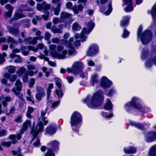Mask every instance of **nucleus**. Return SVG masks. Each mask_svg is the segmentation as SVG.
<instances>
[{"label":"nucleus","instance_id":"1","mask_svg":"<svg viewBox=\"0 0 156 156\" xmlns=\"http://www.w3.org/2000/svg\"><path fill=\"white\" fill-rule=\"evenodd\" d=\"M103 94L101 90L96 92L93 95L91 99L90 95H87L86 98L83 100V102L86 103L87 106L90 108H93L100 105L103 100Z\"/></svg>","mask_w":156,"mask_h":156},{"label":"nucleus","instance_id":"2","mask_svg":"<svg viewBox=\"0 0 156 156\" xmlns=\"http://www.w3.org/2000/svg\"><path fill=\"white\" fill-rule=\"evenodd\" d=\"M49 50L52 57L59 59H63L66 58L68 51L66 50H63L64 47L62 45H58L57 47V51H55L56 45L51 44L49 46Z\"/></svg>","mask_w":156,"mask_h":156},{"label":"nucleus","instance_id":"3","mask_svg":"<svg viewBox=\"0 0 156 156\" xmlns=\"http://www.w3.org/2000/svg\"><path fill=\"white\" fill-rule=\"evenodd\" d=\"M82 119L81 114L77 112H74L70 118V124L72 130L78 133L82 123Z\"/></svg>","mask_w":156,"mask_h":156},{"label":"nucleus","instance_id":"4","mask_svg":"<svg viewBox=\"0 0 156 156\" xmlns=\"http://www.w3.org/2000/svg\"><path fill=\"white\" fill-rule=\"evenodd\" d=\"M142 30V26H139L137 31V40L140 39L142 43L144 44H147L149 43L152 39V32L150 30H147L144 31L141 35Z\"/></svg>","mask_w":156,"mask_h":156},{"label":"nucleus","instance_id":"5","mask_svg":"<svg viewBox=\"0 0 156 156\" xmlns=\"http://www.w3.org/2000/svg\"><path fill=\"white\" fill-rule=\"evenodd\" d=\"M88 30L86 28H84L80 34H75V38L76 39L80 38L82 42L86 40L87 38V35H88L91 32L94 26V23L92 21L88 22L86 24Z\"/></svg>","mask_w":156,"mask_h":156},{"label":"nucleus","instance_id":"6","mask_svg":"<svg viewBox=\"0 0 156 156\" xmlns=\"http://www.w3.org/2000/svg\"><path fill=\"white\" fill-rule=\"evenodd\" d=\"M31 125V121L29 120H27L23 124V126L22 129L20 130L19 133H17L16 135L15 134L11 135L9 136L10 139L12 140V143L13 144H16L17 141V140H19L21 138V134L23 133L24 132L26 131L28 127Z\"/></svg>","mask_w":156,"mask_h":156},{"label":"nucleus","instance_id":"7","mask_svg":"<svg viewBox=\"0 0 156 156\" xmlns=\"http://www.w3.org/2000/svg\"><path fill=\"white\" fill-rule=\"evenodd\" d=\"M43 126L42 122H40L36 125L35 128H34L32 129L31 133L32 136H33L34 138L32 139V141L36 139L35 141L33 144V146L35 147H37L40 144V140L37 138H36V137L40 133L43 131Z\"/></svg>","mask_w":156,"mask_h":156},{"label":"nucleus","instance_id":"8","mask_svg":"<svg viewBox=\"0 0 156 156\" xmlns=\"http://www.w3.org/2000/svg\"><path fill=\"white\" fill-rule=\"evenodd\" d=\"M70 37L69 34V33H66L64 35V39H62L61 41L62 44L68 47V54L69 55H75L76 54V52L73 47L72 42L73 41V38L72 37L70 38L69 41H66V39H67Z\"/></svg>","mask_w":156,"mask_h":156},{"label":"nucleus","instance_id":"9","mask_svg":"<svg viewBox=\"0 0 156 156\" xmlns=\"http://www.w3.org/2000/svg\"><path fill=\"white\" fill-rule=\"evenodd\" d=\"M153 63L156 65V44L151 48V54L145 63L146 67L150 68L152 66Z\"/></svg>","mask_w":156,"mask_h":156},{"label":"nucleus","instance_id":"10","mask_svg":"<svg viewBox=\"0 0 156 156\" xmlns=\"http://www.w3.org/2000/svg\"><path fill=\"white\" fill-rule=\"evenodd\" d=\"M140 100L137 97H133L131 99V101L125 105V110L128 112H130L133 107L137 110L138 103L140 102Z\"/></svg>","mask_w":156,"mask_h":156},{"label":"nucleus","instance_id":"11","mask_svg":"<svg viewBox=\"0 0 156 156\" xmlns=\"http://www.w3.org/2000/svg\"><path fill=\"white\" fill-rule=\"evenodd\" d=\"M21 8L22 9H19L15 12L14 16V20H18L26 17V15L23 13V11H32V9L27 8L26 5H21Z\"/></svg>","mask_w":156,"mask_h":156},{"label":"nucleus","instance_id":"12","mask_svg":"<svg viewBox=\"0 0 156 156\" xmlns=\"http://www.w3.org/2000/svg\"><path fill=\"white\" fill-rule=\"evenodd\" d=\"M13 26L14 27L10 26H7V28L9 32L13 35L18 36L19 35V30L18 28H15V27H19V24L18 23H14Z\"/></svg>","mask_w":156,"mask_h":156},{"label":"nucleus","instance_id":"13","mask_svg":"<svg viewBox=\"0 0 156 156\" xmlns=\"http://www.w3.org/2000/svg\"><path fill=\"white\" fill-rule=\"evenodd\" d=\"M73 74L76 75L79 73L83 70V63L80 62H75L73 65Z\"/></svg>","mask_w":156,"mask_h":156},{"label":"nucleus","instance_id":"14","mask_svg":"<svg viewBox=\"0 0 156 156\" xmlns=\"http://www.w3.org/2000/svg\"><path fill=\"white\" fill-rule=\"evenodd\" d=\"M98 51V47L96 44H91L89 48L87 53V56H92L97 54Z\"/></svg>","mask_w":156,"mask_h":156},{"label":"nucleus","instance_id":"15","mask_svg":"<svg viewBox=\"0 0 156 156\" xmlns=\"http://www.w3.org/2000/svg\"><path fill=\"white\" fill-rule=\"evenodd\" d=\"M100 84L102 87L106 88L110 87L112 85V83L107 77L104 76L101 78Z\"/></svg>","mask_w":156,"mask_h":156},{"label":"nucleus","instance_id":"16","mask_svg":"<svg viewBox=\"0 0 156 156\" xmlns=\"http://www.w3.org/2000/svg\"><path fill=\"white\" fill-rule=\"evenodd\" d=\"M145 139L146 141L150 142L156 140V132L151 131L146 133L145 135Z\"/></svg>","mask_w":156,"mask_h":156},{"label":"nucleus","instance_id":"17","mask_svg":"<svg viewBox=\"0 0 156 156\" xmlns=\"http://www.w3.org/2000/svg\"><path fill=\"white\" fill-rule=\"evenodd\" d=\"M16 87H13L12 90L13 92L16 96L19 95L20 94V92L21 90L22 87V83L19 80H17L15 83Z\"/></svg>","mask_w":156,"mask_h":156},{"label":"nucleus","instance_id":"18","mask_svg":"<svg viewBox=\"0 0 156 156\" xmlns=\"http://www.w3.org/2000/svg\"><path fill=\"white\" fill-rule=\"evenodd\" d=\"M12 100V98L11 97L9 96L7 97H0V102L1 101L2 105L4 107H5L7 105V103L9 102ZM2 105L0 104V114H1L2 112V110L1 109L2 108Z\"/></svg>","mask_w":156,"mask_h":156},{"label":"nucleus","instance_id":"19","mask_svg":"<svg viewBox=\"0 0 156 156\" xmlns=\"http://www.w3.org/2000/svg\"><path fill=\"white\" fill-rule=\"evenodd\" d=\"M130 18L129 16H123L120 22V26L122 27H127L129 24Z\"/></svg>","mask_w":156,"mask_h":156},{"label":"nucleus","instance_id":"20","mask_svg":"<svg viewBox=\"0 0 156 156\" xmlns=\"http://www.w3.org/2000/svg\"><path fill=\"white\" fill-rule=\"evenodd\" d=\"M124 3L125 5H127V7L124 9L125 12H129L133 10L132 0H124Z\"/></svg>","mask_w":156,"mask_h":156},{"label":"nucleus","instance_id":"21","mask_svg":"<svg viewBox=\"0 0 156 156\" xmlns=\"http://www.w3.org/2000/svg\"><path fill=\"white\" fill-rule=\"evenodd\" d=\"M27 69L29 70L27 72V74L29 76H32L38 73L37 70H36L34 71H32L35 69V67L34 65L31 64L28 65H27Z\"/></svg>","mask_w":156,"mask_h":156},{"label":"nucleus","instance_id":"22","mask_svg":"<svg viewBox=\"0 0 156 156\" xmlns=\"http://www.w3.org/2000/svg\"><path fill=\"white\" fill-rule=\"evenodd\" d=\"M60 102V100H58L51 103V101H49L47 102L48 108L50 109L51 110H54L59 105Z\"/></svg>","mask_w":156,"mask_h":156},{"label":"nucleus","instance_id":"23","mask_svg":"<svg viewBox=\"0 0 156 156\" xmlns=\"http://www.w3.org/2000/svg\"><path fill=\"white\" fill-rule=\"evenodd\" d=\"M124 153L127 154H133L135 153L136 151V147L133 146L125 147L123 148Z\"/></svg>","mask_w":156,"mask_h":156},{"label":"nucleus","instance_id":"24","mask_svg":"<svg viewBox=\"0 0 156 156\" xmlns=\"http://www.w3.org/2000/svg\"><path fill=\"white\" fill-rule=\"evenodd\" d=\"M10 57L11 58L14 59V62L15 63H19L22 62V58L21 56L15 53H11L10 55Z\"/></svg>","mask_w":156,"mask_h":156},{"label":"nucleus","instance_id":"25","mask_svg":"<svg viewBox=\"0 0 156 156\" xmlns=\"http://www.w3.org/2000/svg\"><path fill=\"white\" fill-rule=\"evenodd\" d=\"M90 81L93 86L98 83L99 80L98 75L96 74H93L91 77Z\"/></svg>","mask_w":156,"mask_h":156},{"label":"nucleus","instance_id":"26","mask_svg":"<svg viewBox=\"0 0 156 156\" xmlns=\"http://www.w3.org/2000/svg\"><path fill=\"white\" fill-rule=\"evenodd\" d=\"M149 55V50L146 48H144L142 50L141 54V58L143 60L146 59Z\"/></svg>","mask_w":156,"mask_h":156},{"label":"nucleus","instance_id":"27","mask_svg":"<svg viewBox=\"0 0 156 156\" xmlns=\"http://www.w3.org/2000/svg\"><path fill=\"white\" fill-rule=\"evenodd\" d=\"M72 16L73 15L71 14L65 12H62L60 13V18L63 22L65 20Z\"/></svg>","mask_w":156,"mask_h":156},{"label":"nucleus","instance_id":"28","mask_svg":"<svg viewBox=\"0 0 156 156\" xmlns=\"http://www.w3.org/2000/svg\"><path fill=\"white\" fill-rule=\"evenodd\" d=\"M137 110L139 112L143 113L149 112L151 111L150 108L147 107H141L139 103L138 105Z\"/></svg>","mask_w":156,"mask_h":156},{"label":"nucleus","instance_id":"29","mask_svg":"<svg viewBox=\"0 0 156 156\" xmlns=\"http://www.w3.org/2000/svg\"><path fill=\"white\" fill-rule=\"evenodd\" d=\"M46 131L47 133L49 134H54L56 131V126L54 125L48 127Z\"/></svg>","mask_w":156,"mask_h":156},{"label":"nucleus","instance_id":"30","mask_svg":"<svg viewBox=\"0 0 156 156\" xmlns=\"http://www.w3.org/2000/svg\"><path fill=\"white\" fill-rule=\"evenodd\" d=\"M129 125L132 126H133L140 129H142L144 128V126L143 124L139 123H137L132 121H129Z\"/></svg>","mask_w":156,"mask_h":156},{"label":"nucleus","instance_id":"31","mask_svg":"<svg viewBox=\"0 0 156 156\" xmlns=\"http://www.w3.org/2000/svg\"><path fill=\"white\" fill-rule=\"evenodd\" d=\"M49 145L54 150L58 149V147L59 146V142L56 140H54L51 141L49 143Z\"/></svg>","mask_w":156,"mask_h":156},{"label":"nucleus","instance_id":"32","mask_svg":"<svg viewBox=\"0 0 156 156\" xmlns=\"http://www.w3.org/2000/svg\"><path fill=\"white\" fill-rule=\"evenodd\" d=\"M48 109V108L47 107L45 109L41 111V117H42V121L44 122V125H46L48 122V120L47 119V118L44 117V116L46 114L47 110Z\"/></svg>","mask_w":156,"mask_h":156},{"label":"nucleus","instance_id":"33","mask_svg":"<svg viewBox=\"0 0 156 156\" xmlns=\"http://www.w3.org/2000/svg\"><path fill=\"white\" fill-rule=\"evenodd\" d=\"M36 38V37H33V38L31 37L26 38L24 40V42L28 44H32L35 45L37 43Z\"/></svg>","mask_w":156,"mask_h":156},{"label":"nucleus","instance_id":"34","mask_svg":"<svg viewBox=\"0 0 156 156\" xmlns=\"http://www.w3.org/2000/svg\"><path fill=\"white\" fill-rule=\"evenodd\" d=\"M148 156H156V144L151 147L149 151Z\"/></svg>","mask_w":156,"mask_h":156},{"label":"nucleus","instance_id":"35","mask_svg":"<svg viewBox=\"0 0 156 156\" xmlns=\"http://www.w3.org/2000/svg\"><path fill=\"white\" fill-rule=\"evenodd\" d=\"M61 5V2H58L56 8H53V11L54 12V14L56 16H58L59 15V12L60 11V6Z\"/></svg>","mask_w":156,"mask_h":156},{"label":"nucleus","instance_id":"36","mask_svg":"<svg viewBox=\"0 0 156 156\" xmlns=\"http://www.w3.org/2000/svg\"><path fill=\"white\" fill-rule=\"evenodd\" d=\"M107 102L104 106L105 109L108 110H111L112 109V105L109 99H107Z\"/></svg>","mask_w":156,"mask_h":156},{"label":"nucleus","instance_id":"37","mask_svg":"<svg viewBox=\"0 0 156 156\" xmlns=\"http://www.w3.org/2000/svg\"><path fill=\"white\" fill-rule=\"evenodd\" d=\"M55 84L58 89H62L63 87V86H62V82L61 79L58 78H55Z\"/></svg>","mask_w":156,"mask_h":156},{"label":"nucleus","instance_id":"38","mask_svg":"<svg viewBox=\"0 0 156 156\" xmlns=\"http://www.w3.org/2000/svg\"><path fill=\"white\" fill-rule=\"evenodd\" d=\"M53 87V84L52 83H50L48 86L47 90V99L48 100L51 94V89Z\"/></svg>","mask_w":156,"mask_h":156},{"label":"nucleus","instance_id":"39","mask_svg":"<svg viewBox=\"0 0 156 156\" xmlns=\"http://www.w3.org/2000/svg\"><path fill=\"white\" fill-rule=\"evenodd\" d=\"M83 7L82 6L80 5L78 6H75L73 7V10L75 14H77L79 11H81L83 10Z\"/></svg>","mask_w":156,"mask_h":156},{"label":"nucleus","instance_id":"40","mask_svg":"<svg viewBox=\"0 0 156 156\" xmlns=\"http://www.w3.org/2000/svg\"><path fill=\"white\" fill-rule=\"evenodd\" d=\"M30 20L27 19H24L20 21L21 23H23L24 26L25 27H28L30 26Z\"/></svg>","mask_w":156,"mask_h":156},{"label":"nucleus","instance_id":"41","mask_svg":"<svg viewBox=\"0 0 156 156\" xmlns=\"http://www.w3.org/2000/svg\"><path fill=\"white\" fill-rule=\"evenodd\" d=\"M63 88H61V89H56L55 91V92L56 94L58 95V98H61L63 95Z\"/></svg>","mask_w":156,"mask_h":156},{"label":"nucleus","instance_id":"42","mask_svg":"<svg viewBox=\"0 0 156 156\" xmlns=\"http://www.w3.org/2000/svg\"><path fill=\"white\" fill-rule=\"evenodd\" d=\"M28 47L27 48L25 46H22L21 47L20 49L23 55L27 56L28 55L30 51L28 50Z\"/></svg>","mask_w":156,"mask_h":156},{"label":"nucleus","instance_id":"43","mask_svg":"<svg viewBox=\"0 0 156 156\" xmlns=\"http://www.w3.org/2000/svg\"><path fill=\"white\" fill-rule=\"evenodd\" d=\"M6 68L8 72L11 74L14 73L16 70V67L14 66H8Z\"/></svg>","mask_w":156,"mask_h":156},{"label":"nucleus","instance_id":"44","mask_svg":"<svg viewBox=\"0 0 156 156\" xmlns=\"http://www.w3.org/2000/svg\"><path fill=\"white\" fill-rule=\"evenodd\" d=\"M26 71V68L22 67L20 68L16 71V73L19 76H23V74H24Z\"/></svg>","mask_w":156,"mask_h":156},{"label":"nucleus","instance_id":"45","mask_svg":"<svg viewBox=\"0 0 156 156\" xmlns=\"http://www.w3.org/2000/svg\"><path fill=\"white\" fill-rule=\"evenodd\" d=\"M81 29L80 26L76 22L74 23L72 26V29L74 31H78Z\"/></svg>","mask_w":156,"mask_h":156},{"label":"nucleus","instance_id":"46","mask_svg":"<svg viewBox=\"0 0 156 156\" xmlns=\"http://www.w3.org/2000/svg\"><path fill=\"white\" fill-rule=\"evenodd\" d=\"M41 32L40 30H37L36 31L35 35L37 37H34L36 38V41H37V40H41L43 38V37L41 35Z\"/></svg>","mask_w":156,"mask_h":156},{"label":"nucleus","instance_id":"47","mask_svg":"<svg viewBox=\"0 0 156 156\" xmlns=\"http://www.w3.org/2000/svg\"><path fill=\"white\" fill-rule=\"evenodd\" d=\"M7 41L8 43H11L15 44H18V42L10 36H9L8 37Z\"/></svg>","mask_w":156,"mask_h":156},{"label":"nucleus","instance_id":"48","mask_svg":"<svg viewBox=\"0 0 156 156\" xmlns=\"http://www.w3.org/2000/svg\"><path fill=\"white\" fill-rule=\"evenodd\" d=\"M27 94L28 96L27 97V100L31 101L32 102L33 104H34V101L32 100V97L31 95V91L29 90H27Z\"/></svg>","mask_w":156,"mask_h":156},{"label":"nucleus","instance_id":"49","mask_svg":"<svg viewBox=\"0 0 156 156\" xmlns=\"http://www.w3.org/2000/svg\"><path fill=\"white\" fill-rule=\"evenodd\" d=\"M7 54L5 52H4L2 53V54L0 53V64H2L5 60V57H6Z\"/></svg>","mask_w":156,"mask_h":156},{"label":"nucleus","instance_id":"50","mask_svg":"<svg viewBox=\"0 0 156 156\" xmlns=\"http://www.w3.org/2000/svg\"><path fill=\"white\" fill-rule=\"evenodd\" d=\"M48 151L45 156H55V154L51 148H48Z\"/></svg>","mask_w":156,"mask_h":156},{"label":"nucleus","instance_id":"51","mask_svg":"<svg viewBox=\"0 0 156 156\" xmlns=\"http://www.w3.org/2000/svg\"><path fill=\"white\" fill-rule=\"evenodd\" d=\"M116 92L114 88H112L108 91L107 95L109 97H111Z\"/></svg>","mask_w":156,"mask_h":156},{"label":"nucleus","instance_id":"52","mask_svg":"<svg viewBox=\"0 0 156 156\" xmlns=\"http://www.w3.org/2000/svg\"><path fill=\"white\" fill-rule=\"evenodd\" d=\"M102 115L105 118H110L112 117L114 115L112 113L108 115L107 114V113L106 112H102Z\"/></svg>","mask_w":156,"mask_h":156},{"label":"nucleus","instance_id":"53","mask_svg":"<svg viewBox=\"0 0 156 156\" xmlns=\"http://www.w3.org/2000/svg\"><path fill=\"white\" fill-rule=\"evenodd\" d=\"M129 32L126 29H124L123 34L122 35V37L123 38H127L129 36Z\"/></svg>","mask_w":156,"mask_h":156},{"label":"nucleus","instance_id":"54","mask_svg":"<svg viewBox=\"0 0 156 156\" xmlns=\"http://www.w3.org/2000/svg\"><path fill=\"white\" fill-rule=\"evenodd\" d=\"M22 118V115H19L17 116L16 118L14 119V121L18 123H21L23 121Z\"/></svg>","mask_w":156,"mask_h":156},{"label":"nucleus","instance_id":"55","mask_svg":"<svg viewBox=\"0 0 156 156\" xmlns=\"http://www.w3.org/2000/svg\"><path fill=\"white\" fill-rule=\"evenodd\" d=\"M112 8L111 3H110L108 6V8L107 11L105 12V15H108L112 12Z\"/></svg>","mask_w":156,"mask_h":156},{"label":"nucleus","instance_id":"56","mask_svg":"<svg viewBox=\"0 0 156 156\" xmlns=\"http://www.w3.org/2000/svg\"><path fill=\"white\" fill-rule=\"evenodd\" d=\"M45 94H42L40 93H37L35 95V98L37 100L40 101L41 100L42 97L45 95Z\"/></svg>","mask_w":156,"mask_h":156},{"label":"nucleus","instance_id":"57","mask_svg":"<svg viewBox=\"0 0 156 156\" xmlns=\"http://www.w3.org/2000/svg\"><path fill=\"white\" fill-rule=\"evenodd\" d=\"M12 12V11H6L4 13V17L5 18H9L11 17Z\"/></svg>","mask_w":156,"mask_h":156},{"label":"nucleus","instance_id":"58","mask_svg":"<svg viewBox=\"0 0 156 156\" xmlns=\"http://www.w3.org/2000/svg\"><path fill=\"white\" fill-rule=\"evenodd\" d=\"M1 144L2 146L9 147L11 145V143L10 141L5 142L3 141L1 142Z\"/></svg>","mask_w":156,"mask_h":156},{"label":"nucleus","instance_id":"59","mask_svg":"<svg viewBox=\"0 0 156 156\" xmlns=\"http://www.w3.org/2000/svg\"><path fill=\"white\" fill-rule=\"evenodd\" d=\"M5 8L8 10L9 11H12V12L13 10V7L11 6L10 4H7L5 6Z\"/></svg>","mask_w":156,"mask_h":156},{"label":"nucleus","instance_id":"60","mask_svg":"<svg viewBox=\"0 0 156 156\" xmlns=\"http://www.w3.org/2000/svg\"><path fill=\"white\" fill-rule=\"evenodd\" d=\"M36 90L37 92V93L45 94L43 89L41 87L37 86L36 87Z\"/></svg>","mask_w":156,"mask_h":156},{"label":"nucleus","instance_id":"61","mask_svg":"<svg viewBox=\"0 0 156 156\" xmlns=\"http://www.w3.org/2000/svg\"><path fill=\"white\" fill-rule=\"evenodd\" d=\"M53 22L54 24H56L58 23L62 22V20H61L60 18L59 19V18L55 17L53 18Z\"/></svg>","mask_w":156,"mask_h":156},{"label":"nucleus","instance_id":"62","mask_svg":"<svg viewBox=\"0 0 156 156\" xmlns=\"http://www.w3.org/2000/svg\"><path fill=\"white\" fill-rule=\"evenodd\" d=\"M43 9L46 11L49 10L50 7V5L47 4L45 2H43Z\"/></svg>","mask_w":156,"mask_h":156},{"label":"nucleus","instance_id":"63","mask_svg":"<svg viewBox=\"0 0 156 156\" xmlns=\"http://www.w3.org/2000/svg\"><path fill=\"white\" fill-rule=\"evenodd\" d=\"M80 75V76L82 78H84L87 75V73L86 72H83V70L79 73Z\"/></svg>","mask_w":156,"mask_h":156},{"label":"nucleus","instance_id":"64","mask_svg":"<svg viewBox=\"0 0 156 156\" xmlns=\"http://www.w3.org/2000/svg\"><path fill=\"white\" fill-rule=\"evenodd\" d=\"M11 152L12 154L14 155H17V156H23L20 154L21 152V150L20 149H19L17 152L14 151H12Z\"/></svg>","mask_w":156,"mask_h":156}]
</instances>
